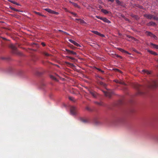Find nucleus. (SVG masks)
I'll return each instance as SVG.
<instances>
[{
    "label": "nucleus",
    "mask_w": 158,
    "mask_h": 158,
    "mask_svg": "<svg viewBox=\"0 0 158 158\" xmlns=\"http://www.w3.org/2000/svg\"><path fill=\"white\" fill-rule=\"evenodd\" d=\"M158 86V81L157 80H152L149 83V86L155 88Z\"/></svg>",
    "instance_id": "1"
},
{
    "label": "nucleus",
    "mask_w": 158,
    "mask_h": 158,
    "mask_svg": "<svg viewBox=\"0 0 158 158\" xmlns=\"http://www.w3.org/2000/svg\"><path fill=\"white\" fill-rule=\"evenodd\" d=\"M144 16L148 19H152L156 20H158V18L157 17L150 14H145L144 15Z\"/></svg>",
    "instance_id": "2"
},
{
    "label": "nucleus",
    "mask_w": 158,
    "mask_h": 158,
    "mask_svg": "<svg viewBox=\"0 0 158 158\" xmlns=\"http://www.w3.org/2000/svg\"><path fill=\"white\" fill-rule=\"evenodd\" d=\"M70 113L72 115H76L77 114V110L76 108L74 106H71L70 109Z\"/></svg>",
    "instance_id": "3"
},
{
    "label": "nucleus",
    "mask_w": 158,
    "mask_h": 158,
    "mask_svg": "<svg viewBox=\"0 0 158 158\" xmlns=\"http://www.w3.org/2000/svg\"><path fill=\"white\" fill-rule=\"evenodd\" d=\"M9 47L12 50L13 52V53L15 54L17 53V48L16 46L12 44H11L10 45Z\"/></svg>",
    "instance_id": "4"
},
{
    "label": "nucleus",
    "mask_w": 158,
    "mask_h": 158,
    "mask_svg": "<svg viewBox=\"0 0 158 158\" xmlns=\"http://www.w3.org/2000/svg\"><path fill=\"white\" fill-rule=\"evenodd\" d=\"M80 121L85 123H88L89 122V119L87 118H80Z\"/></svg>",
    "instance_id": "5"
},
{
    "label": "nucleus",
    "mask_w": 158,
    "mask_h": 158,
    "mask_svg": "<svg viewBox=\"0 0 158 158\" xmlns=\"http://www.w3.org/2000/svg\"><path fill=\"white\" fill-rule=\"evenodd\" d=\"M104 93L105 95L108 97L109 98H110L114 93L112 91H108V92H104Z\"/></svg>",
    "instance_id": "6"
},
{
    "label": "nucleus",
    "mask_w": 158,
    "mask_h": 158,
    "mask_svg": "<svg viewBox=\"0 0 158 158\" xmlns=\"http://www.w3.org/2000/svg\"><path fill=\"white\" fill-rule=\"evenodd\" d=\"M44 10L48 12L51 14H57V13L48 8H46L44 9Z\"/></svg>",
    "instance_id": "7"
},
{
    "label": "nucleus",
    "mask_w": 158,
    "mask_h": 158,
    "mask_svg": "<svg viewBox=\"0 0 158 158\" xmlns=\"http://www.w3.org/2000/svg\"><path fill=\"white\" fill-rule=\"evenodd\" d=\"M65 50L66 52H67L68 53H69V54H73V55H76V53L73 51H70V50H69L67 49H65Z\"/></svg>",
    "instance_id": "8"
},
{
    "label": "nucleus",
    "mask_w": 158,
    "mask_h": 158,
    "mask_svg": "<svg viewBox=\"0 0 158 158\" xmlns=\"http://www.w3.org/2000/svg\"><path fill=\"white\" fill-rule=\"evenodd\" d=\"M90 93L94 98H96L97 95V94L95 92L91 90L89 91Z\"/></svg>",
    "instance_id": "9"
},
{
    "label": "nucleus",
    "mask_w": 158,
    "mask_h": 158,
    "mask_svg": "<svg viewBox=\"0 0 158 158\" xmlns=\"http://www.w3.org/2000/svg\"><path fill=\"white\" fill-rule=\"evenodd\" d=\"M146 33L147 35L150 36L151 37H153L154 38H155L156 37V36L155 35H153L152 33L149 32V31H147Z\"/></svg>",
    "instance_id": "10"
},
{
    "label": "nucleus",
    "mask_w": 158,
    "mask_h": 158,
    "mask_svg": "<svg viewBox=\"0 0 158 158\" xmlns=\"http://www.w3.org/2000/svg\"><path fill=\"white\" fill-rule=\"evenodd\" d=\"M75 20L76 21H78V22H77L78 23L79 22L81 23L82 24V23H86L84 20H83L81 19H75Z\"/></svg>",
    "instance_id": "11"
},
{
    "label": "nucleus",
    "mask_w": 158,
    "mask_h": 158,
    "mask_svg": "<svg viewBox=\"0 0 158 158\" xmlns=\"http://www.w3.org/2000/svg\"><path fill=\"white\" fill-rule=\"evenodd\" d=\"M102 20H103L104 22L107 23H110V21L105 18H102Z\"/></svg>",
    "instance_id": "12"
},
{
    "label": "nucleus",
    "mask_w": 158,
    "mask_h": 158,
    "mask_svg": "<svg viewBox=\"0 0 158 158\" xmlns=\"http://www.w3.org/2000/svg\"><path fill=\"white\" fill-rule=\"evenodd\" d=\"M147 25L148 26H155L156 25V24L155 23L153 22H150L147 24Z\"/></svg>",
    "instance_id": "13"
},
{
    "label": "nucleus",
    "mask_w": 158,
    "mask_h": 158,
    "mask_svg": "<svg viewBox=\"0 0 158 158\" xmlns=\"http://www.w3.org/2000/svg\"><path fill=\"white\" fill-rule=\"evenodd\" d=\"M142 72L144 73H146L147 74H150L151 73L150 71L145 69L143 70H142Z\"/></svg>",
    "instance_id": "14"
},
{
    "label": "nucleus",
    "mask_w": 158,
    "mask_h": 158,
    "mask_svg": "<svg viewBox=\"0 0 158 158\" xmlns=\"http://www.w3.org/2000/svg\"><path fill=\"white\" fill-rule=\"evenodd\" d=\"M50 77L51 79H53V80H54L55 81H58L56 77H55V76H54L52 75H50Z\"/></svg>",
    "instance_id": "15"
},
{
    "label": "nucleus",
    "mask_w": 158,
    "mask_h": 158,
    "mask_svg": "<svg viewBox=\"0 0 158 158\" xmlns=\"http://www.w3.org/2000/svg\"><path fill=\"white\" fill-rule=\"evenodd\" d=\"M43 54L44 56H51V55L48 53L47 52H43Z\"/></svg>",
    "instance_id": "16"
},
{
    "label": "nucleus",
    "mask_w": 158,
    "mask_h": 158,
    "mask_svg": "<svg viewBox=\"0 0 158 158\" xmlns=\"http://www.w3.org/2000/svg\"><path fill=\"white\" fill-rule=\"evenodd\" d=\"M151 45L152 46V47L158 49V45H157L152 43L151 44Z\"/></svg>",
    "instance_id": "17"
},
{
    "label": "nucleus",
    "mask_w": 158,
    "mask_h": 158,
    "mask_svg": "<svg viewBox=\"0 0 158 158\" xmlns=\"http://www.w3.org/2000/svg\"><path fill=\"white\" fill-rule=\"evenodd\" d=\"M10 2L14 4H16L18 6H20V5L19 4V3L16 2L14 1H12V0H9V1Z\"/></svg>",
    "instance_id": "18"
},
{
    "label": "nucleus",
    "mask_w": 158,
    "mask_h": 158,
    "mask_svg": "<svg viewBox=\"0 0 158 158\" xmlns=\"http://www.w3.org/2000/svg\"><path fill=\"white\" fill-rule=\"evenodd\" d=\"M105 14H107L109 13V11L106 10L102 9L101 10Z\"/></svg>",
    "instance_id": "19"
},
{
    "label": "nucleus",
    "mask_w": 158,
    "mask_h": 158,
    "mask_svg": "<svg viewBox=\"0 0 158 158\" xmlns=\"http://www.w3.org/2000/svg\"><path fill=\"white\" fill-rule=\"evenodd\" d=\"M73 5L75 7H77L78 8H80V6L76 3L73 2L72 3Z\"/></svg>",
    "instance_id": "20"
},
{
    "label": "nucleus",
    "mask_w": 158,
    "mask_h": 158,
    "mask_svg": "<svg viewBox=\"0 0 158 158\" xmlns=\"http://www.w3.org/2000/svg\"><path fill=\"white\" fill-rule=\"evenodd\" d=\"M151 54H152L153 55H157V53L156 52H153L152 51H148Z\"/></svg>",
    "instance_id": "21"
},
{
    "label": "nucleus",
    "mask_w": 158,
    "mask_h": 158,
    "mask_svg": "<svg viewBox=\"0 0 158 158\" xmlns=\"http://www.w3.org/2000/svg\"><path fill=\"white\" fill-rule=\"evenodd\" d=\"M115 81L117 83H119L120 84H123V85L124 84V83L123 81H119L118 80H115Z\"/></svg>",
    "instance_id": "22"
},
{
    "label": "nucleus",
    "mask_w": 158,
    "mask_h": 158,
    "mask_svg": "<svg viewBox=\"0 0 158 158\" xmlns=\"http://www.w3.org/2000/svg\"><path fill=\"white\" fill-rule=\"evenodd\" d=\"M119 50L122 52L126 53L127 54H129L127 52L121 48H119Z\"/></svg>",
    "instance_id": "23"
},
{
    "label": "nucleus",
    "mask_w": 158,
    "mask_h": 158,
    "mask_svg": "<svg viewBox=\"0 0 158 158\" xmlns=\"http://www.w3.org/2000/svg\"><path fill=\"white\" fill-rule=\"evenodd\" d=\"M92 32H93V33H94L95 34H96L98 35H101V34L98 32V31H92Z\"/></svg>",
    "instance_id": "24"
},
{
    "label": "nucleus",
    "mask_w": 158,
    "mask_h": 158,
    "mask_svg": "<svg viewBox=\"0 0 158 158\" xmlns=\"http://www.w3.org/2000/svg\"><path fill=\"white\" fill-rule=\"evenodd\" d=\"M95 103L99 106H102L103 105L102 102H95Z\"/></svg>",
    "instance_id": "25"
},
{
    "label": "nucleus",
    "mask_w": 158,
    "mask_h": 158,
    "mask_svg": "<svg viewBox=\"0 0 158 158\" xmlns=\"http://www.w3.org/2000/svg\"><path fill=\"white\" fill-rule=\"evenodd\" d=\"M69 13H70L71 14L73 15L75 17H78V16L77 15V14L74 12H70Z\"/></svg>",
    "instance_id": "26"
},
{
    "label": "nucleus",
    "mask_w": 158,
    "mask_h": 158,
    "mask_svg": "<svg viewBox=\"0 0 158 158\" xmlns=\"http://www.w3.org/2000/svg\"><path fill=\"white\" fill-rule=\"evenodd\" d=\"M100 85L103 86H106V85L104 84L103 82L102 81H100L99 82Z\"/></svg>",
    "instance_id": "27"
},
{
    "label": "nucleus",
    "mask_w": 158,
    "mask_h": 158,
    "mask_svg": "<svg viewBox=\"0 0 158 158\" xmlns=\"http://www.w3.org/2000/svg\"><path fill=\"white\" fill-rule=\"evenodd\" d=\"M10 8L12 10L15 11H20L19 10L12 7H10Z\"/></svg>",
    "instance_id": "28"
},
{
    "label": "nucleus",
    "mask_w": 158,
    "mask_h": 158,
    "mask_svg": "<svg viewBox=\"0 0 158 158\" xmlns=\"http://www.w3.org/2000/svg\"><path fill=\"white\" fill-rule=\"evenodd\" d=\"M127 37H128L129 38L131 39L132 40H135V39L134 38L132 37V36H131L127 35Z\"/></svg>",
    "instance_id": "29"
},
{
    "label": "nucleus",
    "mask_w": 158,
    "mask_h": 158,
    "mask_svg": "<svg viewBox=\"0 0 158 158\" xmlns=\"http://www.w3.org/2000/svg\"><path fill=\"white\" fill-rule=\"evenodd\" d=\"M99 71L101 72L102 73H104V71H103L102 70L98 68H96Z\"/></svg>",
    "instance_id": "30"
},
{
    "label": "nucleus",
    "mask_w": 158,
    "mask_h": 158,
    "mask_svg": "<svg viewBox=\"0 0 158 158\" xmlns=\"http://www.w3.org/2000/svg\"><path fill=\"white\" fill-rule=\"evenodd\" d=\"M34 13H35V14H37V15H42V16L41 14L40 13H39V12H36V11H34Z\"/></svg>",
    "instance_id": "31"
},
{
    "label": "nucleus",
    "mask_w": 158,
    "mask_h": 158,
    "mask_svg": "<svg viewBox=\"0 0 158 158\" xmlns=\"http://www.w3.org/2000/svg\"><path fill=\"white\" fill-rule=\"evenodd\" d=\"M74 45L76 46L77 47H81V46L79 44H78L77 43V42L75 43Z\"/></svg>",
    "instance_id": "32"
},
{
    "label": "nucleus",
    "mask_w": 158,
    "mask_h": 158,
    "mask_svg": "<svg viewBox=\"0 0 158 158\" xmlns=\"http://www.w3.org/2000/svg\"><path fill=\"white\" fill-rule=\"evenodd\" d=\"M69 99L70 100H71L72 101H73L74 98L72 97H69Z\"/></svg>",
    "instance_id": "33"
},
{
    "label": "nucleus",
    "mask_w": 158,
    "mask_h": 158,
    "mask_svg": "<svg viewBox=\"0 0 158 158\" xmlns=\"http://www.w3.org/2000/svg\"><path fill=\"white\" fill-rule=\"evenodd\" d=\"M66 63L67 64H69V65L71 66H74L73 64H71V63H68V62H66Z\"/></svg>",
    "instance_id": "34"
},
{
    "label": "nucleus",
    "mask_w": 158,
    "mask_h": 158,
    "mask_svg": "<svg viewBox=\"0 0 158 158\" xmlns=\"http://www.w3.org/2000/svg\"><path fill=\"white\" fill-rule=\"evenodd\" d=\"M68 58H69L70 59L72 60H74L75 59L73 58L70 56H67Z\"/></svg>",
    "instance_id": "35"
},
{
    "label": "nucleus",
    "mask_w": 158,
    "mask_h": 158,
    "mask_svg": "<svg viewBox=\"0 0 158 158\" xmlns=\"http://www.w3.org/2000/svg\"><path fill=\"white\" fill-rule=\"evenodd\" d=\"M96 17L98 18V19H101L102 20V17H100V16H96Z\"/></svg>",
    "instance_id": "36"
},
{
    "label": "nucleus",
    "mask_w": 158,
    "mask_h": 158,
    "mask_svg": "<svg viewBox=\"0 0 158 158\" xmlns=\"http://www.w3.org/2000/svg\"><path fill=\"white\" fill-rule=\"evenodd\" d=\"M132 16L133 17H134L136 19H137V16H136V15H132Z\"/></svg>",
    "instance_id": "37"
},
{
    "label": "nucleus",
    "mask_w": 158,
    "mask_h": 158,
    "mask_svg": "<svg viewBox=\"0 0 158 158\" xmlns=\"http://www.w3.org/2000/svg\"><path fill=\"white\" fill-rule=\"evenodd\" d=\"M86 109L87 110H90V109L89 108V107H86Z\"/></svg>",
    "instance_id": "38"
},
{
    "label": "nucleus",
    "mask_w": 158,
    "mask_h": 158,
    "mask_svg": "<svg viewBox=\"0 0 158 158\" xmlns=\"http://www.w3.org/2000/svg\"><path fill=\"white\" fill-rule=\"evenodd\" d=\"M41 44L43 46H45V43H43V42H42L41 43Z\"/></svg>",
    "instance_id": "39"
},
{
    "label": "nucleus",
    "mask_w": 158,
    "mask_h": 158,
    "mask_svg": "<svg viewBox=\"0 0 158 158\" xmlns=\"http://www.w3.org/2000/svg\"><path fill=\"white\" fill-rule=\"evenodd\" d=\"M138 89V93L139 94H141V93H142L141 92V91H139V89Z\"/></svg>",
    "instance_id": "40"
},
{
    "label": "nucleus",
    "mask_w": 158,
    "mask_h": 158,
    "mask_svg": "<svg viewBox=\"0 0 158 158\" xmlns=\"http://www.w3.org/2000/svg\"><path fill=\"white\" fill-rule=\"evenodd\" d=\"M109 1L111 2H113L114 1V0H108Z\"/></svg>",
    "instance_id": "41"
},
{
    "label": "nucleus",
    "mask_w": 158,
    "mask_h": 158,
    "mask_svg": "<svg viewBox=\"0 0 158 158\" xmlns=\"http://www.w3.org/2000/svg\"><path fill=\"white\" fill-rule=\"evenodd\" d=\"M116 1L117 3H119L120 2L118 0H116Z\"/></svg>",
    "instance_id": "42"
},
{
    "label": "nucleus",
    "mask_w": 158,
    "mask_h": 158,
    "mask_svg": "<svg viewBox=\"0 0 158 158\" xmlns=\"http://www.w3.org/2000/svg\"><path fill=\"white\" fill-rule=\"evenodd\" d=\"M69 42H70L71 43H72V42L73 41V40H71V39H69Z\"/></svg>",
    "instance_id": "43"
},
{
    "label": "nucleus",
    "mask_w": 158,
    "mask_h": 158,
    "mask_svg": "<svg viewBox=\"0 0 158 158\" xmlns=\"http://www.w3.org/2000/svg\"><path fill=\"white\" fill-rule=\"evenodd\" d=\"M76 42H75V41L73 40L72 43L74 45L75 44V43Z\"/></svg>",
    "instance_id": "44"
},
{
    "label": "nucleus",
    "mask_w": 158,
    "mask_h": 158,
    "mask_svg": "<svg viewBox=\"0 0 158 158\" xmlns=\"http://www.w3.org/2000/svg\"><path fill=\"white\" fill-rule=\"evenodd\" d=\"M100 36H102V37H104V35L103 34H101V35H100Z\"/></svg>",
    "instance_id": "45"
},
{
    "label": "nucleus",
    "mask_w": 158,
    "mask_h": 158,
    "mask_svg": "<svg viewBox=\"0 0 158 158\" xmlns=\"http://www.w3.org/2000/svg\"><path fill=\"white\" fill-rule=\"evenodd\" d=\"M99 78L102 80H103L104 78L101 77H100Z\"/></svg>",
    "instance_id": "46"
},
{
    "label": "nucleus",
    "mask_w": 158,
    "mask_h": 158,
    "mask_svg": "<svg viewBox=\"0 0 158 158\" xmlns=\"http://www.w3.org/2000/svg\"><path fill=\"white\" fill-rule=\"evenodd\" d=\"M69 2L70 3H71V4H72V3H73V2H71V1H69Z\"/></svg>",
    "instance_id": "47"
},
{
    "label": "nucleus",
    "mask_w": 158,
    "mask_h": 158,
    "mask_svg": "<svg viewBox=\"0 0 158 158\" xmlns=\"http://www.w3.org/2000/svg\"><path fill=\"white\" fill-rule=\"evenodd\" d=\"M133 51H135V49H133Z\"/></svg>",
    "instance_id": "48"
},
{
    "label": "nucleus",
    "mask_w": 158,
    "mask_h": 158,
    "mask_svg": "<svg viewBox=\"0 0 158 158\" xmlns=\"http://www.w3.org/2000/svg\"><path fill=\"white\" fill-rule=\"evenodd\" d=\"M59 31H60L62 32V30H59Z\"/></svg>",
    "instance_id": "49"
},
{
    "label": "nucleus",
    "mask_w": 158,
    "mask_h": 158,
    "mask_svg": "<svg viewBox=\"0 0 158 158\" xmlns=\"http://www.w3.org/2000/svg\"><path fill=\"white\" fill-rule=\"evenodd\" d=\"M118 57H121V56H118Z\"/></svg>",
    "instance_id": "50"
},
{
    "label": "nucleus",
    "mask_w": 158,
    "mask_h": 158,
    "mask_svg": "<svg viewBox=\"0 0 158 158\" xmlns=\"http://www.w3.org/2000/svg\"><path fill=\"white\" fill-rule=\"evenodd\" d=\"M73 46L72 45V46H71V47H73Z\"/></svg>",
    "instance_id": "51"
},
{
    "label": "nucleus",
    "mask_w": 158,
    "mask_h": 158,
    "mask_svg": "<svg viewBox=\"0 0 158 158\" xmlns=\"http://www.w3.org/2000/svg\"><path fill=\"white\" fill-rule=\"evenodd\" d=\"M73 46L72 45V46H71V47H73Z\"/></svg>",
    "instance_id": "52"
},
{
    "label": "nucleus",
    "mask_w": 158,
    "mask_h": 158,
    "mask_svg": "<svg viewBox=\"0 0 158 158\" xmlns=\"http://www.w3.org/2000/svg\"><path fill=\"white\" fill-rule=\"evenodd\" d=\"M157 61H158V60H157Z\"/></svg>",
    "instance_id": "53"
}]
</instances>
